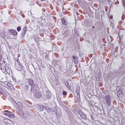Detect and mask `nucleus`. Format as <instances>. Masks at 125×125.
<instances>
[{"label": "nucleus", "mask_w": 125, "mask_h": 125, "mask_svg": "<svg viewBox=\"0 0 125 125\" xmlns=\"http://www.w3.org/2000/svg\"><path fill=\"white\" fill-rule=\"evenodd\" d=\"M4 65H3L2 63L0 62V69L1 70H2L3 68L4 67Z\"/></svg>", "instance_id": "4be33fe9"}, {"label": "nucleus", "mask_w": 125, "mask_h": 125, "mask_svg": "<svg viewBox=\"0 0 125 125\" xmlns=\"http://www.w3.org/2000/svg\"><path fill=\"white\" fill-rule=\"evenodd\" d=\"M67 85H66V84H65V85L67 87H70V85L68 84V83H67Z\"/></svg>", "instance_id": "7c9ffc66"}, {"label": "nucleus", "mask_w": 125, "mask_h": 125, "mask_svg": "<svg viewBox=\"0 0 125 125\" xmlns=\"http://www.w3.org/2000/svg\"><path fill=\"white\" fill-rule=\"evenodd\" d=\"M41 1H42L43 0H41Z\"/></svg>", "instance_id": "ea45409f"}, {"label": "nucleus", "mask_w": 125, "mask_h": 125, "mask_svg": "<svg viewBox=\"0 0 125 125\" xmlns=\"http://www.w3.org/2000/svg\"><path fill=\"white\" fill-rule=\"evenodd\" d=\"M62 94L63 95H65L67 94V93L66 91H63L62 92Z\"/></svg>", "instance_id": "a878e982"}, {"label": "nucleus", "mask_w": 125, "mask_h": 125, "mask_svg": "<svg viewBox=\"0 0 125 125\" xmlns=\"http://www.w3.org/2000/svg\"><path fill=\"white\" fill-rule=\"evenodd\" d=\"M61 22L62 24L66 25L68 24L67 21L65 18H62L61 20Z\"/></svg>", "instance_id": "9b49d317"}, {"label": "nucleus", "mask_w": 125, "mask_h": 125, "mask_svg": "<svg viewBox=\"0 0 125 125\" xmlns=\"http://www.w3.org/2000/svg\"><path fill=\"white\" fill-rule=\"evenodd\" d=\"M49 55H48L47 54L45 55V57L46 59H49Z\"/></svg>", "instance_id": "bb28decb"}, {"label": "nucleus", "mask_w": 125, "mask_h": 125, "mask_svg": "<svg viewBox=\"0 0 125 125\" xmlns=\"http://www.w3.org/2000/svg\"><path fill=\"white\" fill-rule=\"evenodd\" d=\"M0 92L3 95H4L5 94V92L1 88L0 89Z\"/></svg>", "instance_id": "aec40b11"}, {"label": "nucleus", "mask_w": 125, "mask_h": 125, "mask_svg": "<svg viewBox=\"0 0 125 125\" xmlns=\"http://www.w3.org/2000/svg\"><path fill=\"white\" fill-rule=\"evenodd\" d=\"M124 7H125V3L124 2V3L123 4Z\"/></svg>", "instance_id": "f704fd0d"}, {"label": "nucleus", "mask_w": 125, "mask_h": 125, "mask_svg": "<svg viewBox=\"0 0 125 125\" xmlns=\"http://www.w3.org/2000/svg\"><path fill=\"white\" fill-rule=\"evenodd\" d=\"M80 88L79 86H77L76 88V95H80Z\"/></svg>", "instance_id": "4468645a"}, {"label": "nucleus", "mask_w": 125, "mask_h": 125, "mask_svg": "<svg viewBox=\"0 0 125 125\" xmlns=\"http://www.w3.org/2000/svg\"><path fill=\"white\" fill-rule=\"evenodd\" d=\"M122 93V92L121 91H119L118 90V91L117 92V94L119 96H120Z\"/></svg>", "instance_id": "393cba45"}, {"label": "nucleus", "mask_w": 125, "mask_h": 125, "mask_svg": "<svg viewBox=\"0 0 125 125\" xmlns=\"http://www.w3.org/2000/svg\"><path fill=\"white\" fill-rule=\"evenodd\" d=\"M35 95L37 98H40L42 96L41 93L39 91H36L35 92Z\"/></svg>", "instance_id": "6e6552de"}, {"label": "nucleus", "mask_w": 125, "mask_h": 125, "mask_svg": "<svg viewBox=\"0 0 125 125\" xmlns=\"http://www.w3.org/2000/svg\"><path fill=\"white\" fill-rule=\"evenodd\" d=\"M79 115L83 119H85L86 118L85 115L81 111L79 112Z\"/></svg>", "instance_id": "2eb2a0df"}, {"label": "nucleus", "mask_w": 125, "mask_h": 125, "mask_svg": "<svg viewBox=\"0 0 125 125\" xmlns=\"http://www.w3.org/2000/svg\"><path fill=\"white\" fill-rule=\"evenodd\" d=\"M27 31V28L26 27H24L23 29L21 35L22 37H23L25 35Z\"/></svg>", "instance_id": "1a4fd4ad"}, {"label": "nucleus", "mask_w": 125, "mask_h": 125, "mask_svg": "<svg viewBox=\"0 0 125 125\" xmlns=\"http://www.w3.org/2000/svg\"><path fill=\"white\" fill-rule=\"evenodd\" d=\"M122 123V125H125V122H123Z\"/></svg>", "instance_id": "2f4dec72"}, {"label": "nucleus", "mask_w": 125, "mask_h": 125, "mask_svg": "<svg viewBox=\"0 0 125 125\" xmlns=\"http://www.w3.org/2000/svg\"><path fill=\"white\" fill-rule=\"evenodd\" d=\"M90 118H91V119L92 120H94V118H93V116L92 115H90Z\"/></svg>", "instance_id": "c756f323"}, {"label": "nucleus", "mask_w": 125, "mask_h": 125, "mask_svg": "<svg viewBox=\"0 0 125 125\" xmlns=\"http://www.w3.org/2000/svg\"><path fill=\"white\" fill-rule=\"evenodd\" d=\"M15 115L12 112H9V114H8V117L11 118H15Z\"/></svg>", "instance_id": "f8f14e48"}, {"label": "nucleus", "mask_w": 125, "mask_h": 125, "mask_svg": "<svg viewBox=\"0 0 125 125\" xmlns=\"http://www.w3.org/2000/svg\"><path fill=\"white\" fill-rule=\"evenodd\" d=\"M125 0H122V2L123 4L124 3V2L125 3Z\"/></svg>", "instance_id": "473e14b6"}, {"label": "nucleus", "mask_w": 125, "mask_h": 125, "mask_svg": "<svg viewBox=\"0 0 125 125\" xmlns=\"http://www.w3.org/2000/svg\"><path fill=\"white\" fill-rule=\"evenodd\" d=\"M108 2V0H101V3L103 5L107 4Z\"/></svg>", "instance_id": "dca6fc26"}, {"label": "nucleus", "mask_w": 125, "mask_h": 125, "mask_svg": "<svg viewBox=\"0 0 125 125\" xmlns=\"http://www.w3.org/2000/svg\"><path fill=\"white\" fill-rule=\"evenodd\" d=\"M1 61V59H0V61Z\"/></svg>", "instance_id": "58836bf2"}, {"label": "nucleus", "mask_w": 125, "mask_h": 125, "mask_svg": "<svg viewBox=\"0 0 125 125\" xmlns=\"http://www.w3.org/2000/svg\"><path fill=\"white\" fill-rule=\"evenodd\" d=\"M92 29H94V26H92Z\"/></svg>", "instance_id": "c9c22d12"}, {"label": "nucleus", "mask_w": 125, "mask_h": 125, "mask_svg": "<svg viewBox=\"0 0 125 125\" xmlns=\"http://www.w3.org/2000/svg\"><path fill=\"white\" fill-rule=\"evenodd\" d=\"M2 64L3 65H4V67L3 68L2 71L5 73L6 72L8 73L7 71L8 70H9V68L8 67L7 65L6 64V63H5V61H3V62H2Z\"/></svg>", "instance_id": "f03ea898"}, {"label": "nucleus", "mask_w": 125, "mask_h": 125, "mask_svg": "<svg viewBox=\"0 0 125 125\" xmlns=\"http://www.w3.org/2000/svg\"><path fill=\"white\" fill-rule=\"evenodd\" d=\"M75 34H76V35H77V36H79V33L78 32V31H75Z\"/></svg>", "instance_id": "c85d7f7f"}, {"label": "nucleus", "mask_w": 125, "mask_h": 125, "mask_svg": "<svg viewBox=\"0 0 125 125\" xmlns=\"http://www.w3.org/2000/svg\"><path fill=\"white\" fill-rule=\"evenodd\" d=\"M47 98L48 99H50L51 97V95L50 94L47 95Z\"/></svg>", "instance_id": "5701e85b"}, {"label": "nucleus", "mask_w": 125, "mask_h": 125, "mask_svg": "<svg viewBox=\"0 0 125 125\" xmlns=\"http://www.w3.org/2000/svg\"><path fill=\"white\" fill-rule=\"evenodd\" d=\"M74 40L73 38L72 37H71L68 39L67 41L68 42L70 43L73 42L74 41Z\"/></svg>", "instance_id": "6ab92c4d"}, {"label": "nucleus", "mask_w": 125, "mask_h": 125, "mask_svg": "<svg viewBox=\"0 0 125 125\" xmlns=\"http://www.w3.org/2000/svg\"><path fill=\"white\" fill-rule=\"evenodd\" d=\"M104 100L105 101L106 103L108 106L111 105V98L109 95H106L105 97Z\"/></svg>", "instance_id": "f257e3e1"}, {"label": "nucleus", "mask_w": 125, "mask_h": 125, "mask_svg": "<svg viewBox=\"0 0 125 125\" xmlns=\"http://www.w3.org/2000/svg\"><path fill=\"white\" fill-rule=\"evenodd\" d=\"M18 115L20 116L23 119L26 121H28L29 119V116L27 114L23 113L22 114H19Z\"/></svg>", "instance_id": "7ed1b4c3"}, {"label": "nucleus", "mask_w": 125, "mask_h": 125, "mask_svg": "<svg viewBox=\"0 0 125 125\" xmlns=\"http://www.w3.org/2000/svg\"><path fill=\"white\" fill-rule=\"evenodd\" d=\"M20 114H21V112H22V114L23 113H22V111H20Z\"/></svg>", "instance_id": "e433bc0d"}, {"label": "nucleus", "mask_w": 125, "mask_h": 125, "mask_svg": "<svg viewBox=\"0 0 125 125\" xmlns=\"http://www.w3.org/2000/svg\"><path fill=\"white\" fill-rule=\"evenodd\" d=\"M16 60L17 63H19V60L18 58H17L16 59Z\"/></svg>", "instance_id": "cd10ccee"}, {"label": "nucleus", "mask_w": 125, "mask_h": 125, "mask_svg": "<svg viewBox=\"0 0 125 125\" xmlns=\"http://www.w3.org/2000/svg\"><path fill=\"white\" fill-rule=\"evenodd\" d=\"M19 65L20 66L22 67V65L20 63L19 64Z\"/></svg>", "instance_id": "72a5a7b5"}, {"label": "nucleus", "mask_w": 125, "mask_h": 125, "mask_svg": "<svg viewBox=\"0 0 125 125\" xmlns=\"http://www.w3.org/2000/svg\"><path fill=\"white\" fill-rule=\"evenodd\" d=\"M8 85H9L10 84V83H9L8 84Z\"/></svg>", "instance_id": "4c0bfd02"}, {"label": "nucleus", "mask_w": 125, "mask_h": 125, "mask_svg": "<svg viewBox=\"0 0 125 125\" xmlns=\"http://www.w3.org/2000/svg\"><path fill=\"white\" fill-rule=\"evenodd\" d=\"M28 80V82L29 84L31 86L33 85L34 84V82L33 80L31 79H29Z\"/></svg>", "instance_id": "ddd939ff"}, {"label": "nucleus", "mask_w": 125, "mask_h": 125, "mask_svg": "<svg viewBox=\"0 0 125 125\" xmlns=\"http://www.w3.org/2000/svg\"><path fill=\"white\" fill-rule=\"evenodd\" d=\"M31 88L30 90V91L31 93L32 92H34L35 91H36L37 86L36 84H34L33 85L31 86Z\"/></svg>", "instance_id": "423d86ee"}, {"label": "nucleus", "mask_w": 125, "mask_h": 125, "mask_svg": "<svg viewBox=\"0 0 125 125\" xmlns=\"http://www.w3.org/2000/svg\"><path fill=\"white\" fill-rule=\"evenodd\" d=\"M36 108L39 111H42L43 109V106L42 105H38L36 107Z\"/></svg>", "instance_id": "9d476101"}, {"label": "nucleus", "mask_w": 125, "mask_h": 125, "mask_svg": "<svg viewBox=\"0 0 125 125\" xmlns=\"http://www.w3.org/2000/svg\"><path fill=\"white\" fill-rule=\"evenodd\" d=\"M21 28L20 27H18L17 28V30L18 31H20L21 30Z\"/></svg>", "instance_id": "b1692460"}, {"label": "nucleus", "mask_w": 125, "mask_h": 125, "mask_svg": "<svg viewBox=\"0 0 125 125\" xmlns=\"http://www.w3.org/2000/svg\"><path fill=\"white\" fill-rule=\"evenodd\" d=\"M15 103L17 104L18 107L20 110H22L23 109V104L20 102H18L17 103L16 102Z\"/></svg>", "instance_id": "20e7f679"}, {"label": "nucleus", "mask_w": 125, "mask_h": 125, "mask_svg": "<svg viewBox=\"0 0 125 125\" xmlns=\"http://www.w3.org/2000/svg\"><path fill=\"white\" fill-rule=\"evenodd\" d=\"M1 88H0V89Z\"/></svg>", "instance_id": "a19ab883"}, {"label": "nucleus", "mask_w": 125, "mask_h": 125, "mask_svg": "<svg viewBox=\"0 0 125 125\" xmlns=\"http://www.w3.org/2000/svg\"><path fill=\"white\" fill-rule=\"evenodd\" d=\"M9 111L8 110H5L4 111L2 112V113L6 116L8 117V114H9Z\"/></svg>", "instance_id": "a211bd4d"}, {"label": "nucleus", "mask_w": 125, "mask_h": 125, "mask_svg": "<svg viewBox=\"0 0 125 125\" xmlns=\"http://www.w3.org/2000/svg\"><path fill=\"white\" fill-rule=\"evenodd\" d=\"M24 90L26 92L28 91L29 89V86L27 84L23 86Z\"/></svg>", "instance_id": "f3484780"}, {"label": "nucleus", "mask_w": 125, "mask_h": 125, "mask_svg": "<svg viewBox=\"0 0 125 125\" xmlns=\"http://www.w3.org/2000/svg\"><path fill=\"white\" fill-rule=\"evenodd\" d=\"M8 32L11 33L14 36H16L17 35V32L15 30H10L8 29Z\"/></svg>", "instance_id": "0eeeda50"}, {"label": "nucleus", "mask_w": 125, "mask_h": 125, "mask_svg": "<svg viewBox=\"0 0 125 125\" xmlns=\"http://www.w3.org/2000/svg\"><path fill=\"white\" fill-rule=\"evenodd\" d=\"M76 97L77 98L78 102H80L81 101L80 95H76Z\"/></svg>", "instance_id": "412c9836"}, {"label": "nucleus", "mask_w": 125, "mask_h": 125, "mask_svg": "<svg viewBox=\"0 0 125 125\" xmlns=\"http://www.w3.org/2000/svg\"><path fill=\"white\" fill-rule=\"evenodd\" d=\"M72 58H73L72 61H73L74 64H77L78 63V57L73 55L72 56Z\"/></svg>", "instance_id": "39448f33"}]
</instances>
